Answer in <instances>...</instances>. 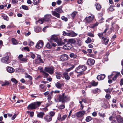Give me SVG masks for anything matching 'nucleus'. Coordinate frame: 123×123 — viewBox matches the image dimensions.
Listing matches in <instances>:
<instances>
[{
	"label": "nucleus",
	"instance_id": "nucleus-1",
	"mask_svg": "<svg viewBox=\"0 0 123 123\" xmlns=\"http://www.w3.org/2000/svg\"><path fill=\"white\" fill-rule=\"evenodd\" d=\"M55 99H56L59 100V102L62 103L66 102L70 100V97L67 95H65V92L60 94L59 96L57 95L56 97L54 98Z\"/></svg>",
	"mask_w": 123,
	"mask_h": 123
},
{
	"label": "nucleus",
	"instance_id": "nucleus-2",
	"mask_svg": "<svg viewBox=\"0 0 123 123\" xmlns=\"http://www.w3.org/2000/svg\"><path fill=\"white\" fill-rule=\"evenodd\" d=\"M86 68L87 67L86 66L80 65L76 68L75 71L77 73L80 74L79 75H82L83 74V72L85 71Z\"/></svg>",
	"mask_w": 123,
	"mask_h": 123
},
{
	"label": "nucleus",
	"instance_id": "nucleus-3",
	"mask_svg": "<svg viewBox=\"0 0 123 123\" xmlns=\"http://www.w3.org/2000/svg\"><path fill=\"white\" fill-rule=\"evenodd\" d=\"M41 104V102H34L29 105L27 107V108L29 110L35 109L39 107Z\"/></svg>",
	"mask_w": 123,
	"mask_h": 123
},
{
	"label": "nucleus",
	"instance_id": "nucleus-4",
	"mask_svg": "<svg viewBox=\"0 0 123 123\" xmlns=\"http://www.w3.org/2000/svg\"><path fill=\"white\" fill-rule=\"evenodd\" d=\"M44 70L50 74H53L54 72V68L53 67H45Z\"/></svg>",
	"mask_w": 123,
	"mask_h": 123
},
{
	"label": "nucleus",
	"instance_id": "nucleus-5",
	"mask_svg": "<svg viewBox=\"0 0 123 123\" xmlns=\"http://www.w3.org/2000/svg\"><path fill=\"white\" fill-rule=\"evenodd\" d=\"M41 56L38 55L37 56V58L35 61V63L36 64H39L40 63H43V60L41 58Z\"/></svg>",
	"mask_w": 123,
	"mask_h": 123
},
{
	"label": "nucleus",
	"instance_id": "nucleus-6",
	"mask_svg": "<svg viewBox=\"0 0 123 123\" xmlns=\"http://www.w3.org/2000/svg\"><path fill=\"white\" fill-rule=\"evenodd\" d=\"M43 45V41L42 40H40L37 43L36 47L37 49H40L42 47Z\"/></svg>",
	"mask_w": 123,
	"mask_h": 123
},
{
	"label": "nucleus",
	"instance_id": "nucleus-7",
	"mask_svg": "<svg viewBox=\"0 0 123 123\" xmlns=\"http://www.w3.org/2000/svg\"><path fill=\"white\" fill-rule=\"evenodd\" d=\"M9 56H6L2 58L1 59V62L3 63H5L7 64H8L10 63V61L9 60Z\"/></svg>",
	"mask_w": 123,
	"mask_h": 123
},
{
	"label": "nucleus",
	"instance_id": "nucleus-8",
	"mask_svg": "<svg viewBox=\"0 0 123 123\" xmlns=\"http://www.w3.org/2000/svg\"><path fill=\"white\" fill-rule=\"evenodd\" d=\"M59 39L56 35H54L52 36L50 39V42H57Z\"/></svg>",
	"mask_w": 123,
	"mask_h": 123
},
{
	"label": "nucleus",
	"instance_id": "nucleus-9",
	"mask_svg": "<svg viewBox=\"0 0 123 123\" xmlns=\"http://www.w3.org/2000/svg\"><path fill=\"white\" fill-rule=\"evenodd\" d=\"M86 112L85 111H82L76 113V115L78 117H82Z\"/></svg>",
	"mask_w": 123,
	"mask_h": 123
},
{
	"label": "nucleus",
	"instance_id": "nucleus-10",
	"mask_svg": "<svg viewBox=\"0 0 123 123\" xmlns=\"http://www.w3.org/2000/svg\"><path fill=\"white\" fill-rule=\"evenodd\" d=\"M93 18V17H91L89 16L88 18H86L84 20V21L86 23H89L92 21Z\"/></svg>",
	"mask_w": 123,
	"mask_h": 123
},
{
	"label": "nucleus",
	"instance_id": "nucleus-11",
	"mask_svg": "<svg viewBox=\"0 0 123 123\" xmlns=\"http://www.w3.org/2000/svg\"><path fill=\"white\" fill-rule=\"evenodd\" d=\"M95 60L91 58L89 59L87 62V64L89 66L93 65L95 63Z\"/></svg>",
	"mask_w": 123,
	"mask_h": 123
},
{
	"label": "nucleus",
	"instance_id": "nucleus-12",
	"mask_svg": "<svg viewBox=\"0 0 123 123\" xmlns=\"http://www.w3.org/2000/svg\"><path fill=\"white\" fill-rule=\"evenodd\" d=\"M116 119L118 123H123V118L120 115L117 116Z\"/></svg>",
	"mask_w": 123,
	"mask_h": 123
},
{
	"label": "nucleus",
	"instance_id": "nucleus-13",
	"mask_svg": "<svg viewBox=\"0 0 123 123\" xmlns=\"http://www.w3.org/2000/svg\"><path fill=\"white\" fill-rule=\"evenodd\" d=\"M102 40V43L105 44V45H107L109 42V39L108 37H104L103 38Z\"/></svg>",
	"mask_w": 123,
	"mask_h": 123
},
{
	"label": "nucleus",
	"instance_id": "nucleus-14",
	"mask_svg": "<svg viewBox=\"0 0 123 123\" xmlns=\"http://www.w3.org/2000/svg\"><path fill=\"white\" fill-rule=\"evenodd\" d=\"M105 77V74H101L98 75L97 77V79L98 80H103Z\"/></svg>",
	"mask_w": 123,
	"mask_h": 123
},
{
	"label": "nucleus",
	"instance_id": "nucleus-15",
	"mask_svg": "<svg viewBox=\"0 0 123 123\" xmlns=\"http://www.w3.org/2000/svg\"><path fill=\"white\" fill-rule=\"evenodd\" d=\"M45 120L47 122H49L51 121L52 119V117L49 115H46L44 117Z\"/></svg>",
	"mask_w": 123,
	"mask_h": 123
},
{
	"label": "nucleus",
	"instance_id": "nucleus-16",
	"mask_svg": "<svg viewBox=\"0 0 123 123\" xmlns=\"http://www.w3.org/2000/svg\"><path fill=\"white\" fill-rule=\"evenodd\" d=\"M52 15L55 17L58 18H60V14L55 11H52Z\"/></svg>",
	"mask_w": 123,
	"mask_h": 123
},
{
	"label": "nucleus",
	"instance_id": "nucleus-17",
	"mask_svg": "<svg viewBox=\"0 0 123 123\" xmlns=\"http://www.w3.org/2000/svg\"><path fill=\"white\" fill-rule=\"evenodd\" d=\"M68 59L67 55L66 54H63L61 55V60L63 61Z\"/></svg>",
	"mask_w": 123,
	"mask_h": 123
},
{
	"label": "nucleus",
	"instance_id": "nucleus-18",
	"mask_svg": "<svg viewBox=\"0 0 123 123\" xmlns=\"http://www.w3.org/2000/svg\"><path fill=\"white\" fill-rule=\"evenodd\" d=\"M62 6H60L58 8H55V11L58 13H61L63 12L62 9Z\"/></svg>",
	"mask_w": 123,
	"mask_h": 123
},
{
	"label": "nucleus",
	"instance_id": "nucleus-19",
	"mask_svg": "<svg viewBox=\"0 0 123 123\" xmlns=\"http://www.w3.org/2000/svg\"><path fill=\"white\" fill-rule=\"evenodd\" d=\"M72 47L71 44L70 43H67L64 47V48L69 49Z\"/></svg>",
	"mask_w": 123,
	"mask_h": 123
},
{
	"label": "nucleus",
	"instance_id": "nucleus-20",
	"mask_svg": "<svg viewBox=\"0 0 123 123\" xmlns=\"http://www.w3.org/2000/svg\"><path fill=\"white\" fill-rule=\"evenodd\" d=\"M7 68V71L9 73H12L14 71V69L11 67H8Z\"/></svg>",
	"mask_w": 123,
	"mask_h": 123
},
{
	"label": "nucleus",
	"instance_id": "nucleus-21",
	"mask_svg": "<svg viewBox=\"0 0 123 123\" xmlns=\"http://www.w3.org/2000/svg\"><path fill=\"white\" fill-rule=\"evenodd\" d=\"M54 96H55V95L53 93V91H52L49 93L48 96V98L49 100L50 99H52Z\"/></svg>",
	"mask_w": 123,
	"mask_h": 123
},
{
	"label": "nucleus",
	"instance_id": "nucleus-22",
	"mask_svg": "<svg viewBox=\"0 0 123 123\" xmlns=\"http://www.w3.org/2000/svg\"><path fill=\"white\" fill-rule=\"evenodd\" d=\"M70 57L71 58H73L74 59L77 58L78 56L77 55L75 54L74 53H71L69 55Z\"/></svg>",
	"mask_w": 123,
	"mask_h": 123
},
{
	"label": "nucleus",
	"instance_id": "nucleus-23",
	"mask_svg": "<svg viewBox=\"0 0 123 123\" xmlns=\"http://www.w3.org/2000/svg\"><path fill=\"white\" fill-rule=\"evenodd\" d=\"M56 43L58 46H62L64 44V43L62 42L61 39H59Z\"/></svg>",
	"mask_w": 123,
	"mask_h": 123
},
{
	"label": "nucleus",
	"instance_id": "nucleus-24",
	"mask_svg": "<svg viewBox=\"0 0 123 123\" xmlns=\"http://www.w3.org/2000/svg\"><path fill=\"white\" fill-rule=\"evenodd\" d=\"M95 6L96 7V9L98 11H100L101 10V7L99 4L97 3L95 4Z\"/></svg>",
	"mask_w": 123,
	"mask_h": 123
},
{
	"label": "nucleus",
	"instance_id": "nucleus-25",
	"mask_svg": "<svg viewBox=\"0 0 123 123\" xmlns=\"http://www.w3.org/2000/svg\"><path fill=\"white\" fill-rule=\"evenodd\" d=\"M37 115L38 117L42 118L44 115V113L43 112H41L37 113Z\"/></svg>",
	"mask_w": 123,
	"mask_h": 123
},
{
	"label": "nucleus",
	"instance_id": "nucleus-26",
	"mask_svg": "<svg viewBox=\"0 0 123 123\" xmlns=\"http://www.w3.org/2000/svg\"><path fill=\"white\" fill-rule=\"evenodd\" d=\"M51 16L50 15H46L45 16L44 18H43L45 21H48L51 18Z\"/></svg>",
	"mask_w": 123,
	"mask_h": 123
},
{
	"label": "nucleus",
	"instance_id": "nucleus-27",
	"mask_svg": "<svg viewBox=\"0 0 123 123\" xmlns=\"http://www.w3.org/2000/svg\"><path fill=\"white\" fill-rule=\"evenodd\" d=\"M41 72L43 73V75L44 78H47L49 75V74L46 73L44 71L42 70Z\"/></svg>",
	"mask_w": 123,
	"mask_h": 123
},
{
	"label": "nucleus",
	"instance_id": "nucleus-28",
	"mask_svg": "<svg viewBox=\"0 0 123 123\" xmlns=\"http://www.w3.org/2000/svg\"><path fill=\"white\" fill-rule=\"evenodd\" d=\"M11 40L13 44L14 45H17L18 43L17 41L14 38H12Z\"/></svg>",
	"mask_w": 123,
	"mask_h": 123
},
{
	"label": "nucleus",
	"instance_id": "nucleus-29",
	"mask_svg": "<svg viewBox=\"0 0 123 123\" xmlns=\"http://www.w3.org/2000/svg\"><path fill=\"white\" fill-rule=\"evenodd\" d=\"M110 120L111 121V123H117L116 120L112 117L111 116L109 118Z\"/></svg>",
	"mask_w": 123,
	"mask_h": 123
},
{
	"label": "nucleus",
	"instance_id": "nucleus-30",
	"mask_svg": "<svg viewBox=\"0 0 123 123\" xmlns=\"http://www.w3.org/2000/svg\"><path fill=\"white\" fill-rule=\"evenodd\" d=\"M55 85L57 88L59 89H60L62 85V84H61L58 82L55 83Z\"/></svg>",
	"mask_w": 123,
	"mask_h": 123
},
{
	"label": "nucleus",
	"instance_id": "nucleus-31",
	"mask_svg": "<svg viewBox=\"0 0 123 123\" xmlns=\"http://www.w3.org/2000/svg\"><path fill=\"white\" fill-rule=\"evenodd\" d=\"M1 16L3 17L4 19L7 21L9 20V18L5 14H3Z\"/></svg>",
	"mask_w": 123,
	"mask_h": 123
},
{
	"label": "nucleus",
	"instance_id": "nucleus-32",
	"mask_svg": "<svg viewBox=\"0 0 123 123\" xmlns=\"http://www.w3.org/2000/svg\"><path fill=\"white\" fill-rule=\"evenodd\" d=\"M68 74L67 73H65L63 74V75L66 80H68L70 79V77L67 75Z\"/></svg>",
	"mask_w": 123,
	"mask_h": 123
},
{
	"label": "nucleus",
	"instance_id": "nucleus-33",
	"mask_svg": "<svg viewBox=\"0 0 123 123\" xmlns=\"http://www.w3.org/2000/svg\"><path fill=\"white\" fill-rule=\"evenodd\" d=\"M78 35L77 33H75L73 31H70V37H74Z\"/></svg>",
	"mask_w": 123,
	"mask_h": 123
},
{
	"label": "nucleus",
	"instance_id": "nucleus-34",
	"mask_svg": "<svg viewBox=\"0 0 123 123\" xmlns=\"http://www.w3.org/2000/svg\"><path fill=\"white\" fill-rule=\"evenodd\" d=\"M41 28L40 27L37 26L35 29L34 31L36 32H39L41 31Z\"/></svg>",
	"mask_w": 123,
	"mask_h": 123
},
{
	"label": "nucleus",
	"instance_id": "nucleus-35",
	"mask_svg": "<svg viewBox=\"0 0 123 123\" xmlns=\"http://www.w3.org/2000/svg\"><path fill=\"white\" fill-rule=\"evenodd\" d=\"M67 40V42L71 43H74L75 42V40L74 39H68Z\"/></svg>",
	"mask_w": 123,
	"mask_h": 123
},
{
	"label": "nucleus",
	"instance_id": "nucleus-36",
	"mask_svg": "<svg viewBox=\"0 0 123 123\" xmlns=\"http://www.w3.org/2000/svg\"><path fill=\"white\" fill-rule=\"evenodd\" d=\"M76 42L79 45H80L82 43V41L79 38H76L75 40Z\"/></svg>",
	"mask_w": 123,
	"mask_h": 123
},
{
	"label": "nucleus",
	"instance_id": "nucleus-37",
	"mask_svg": "<svg viewBox=\"0 0 123 123\" xmlns=\"http://www.w3.org/2000/svg\"><path fill=\"white\" fill-rule=\"evenodd\" d=\"M55 74H56V77L57 79H60L61 77V75L59 73L55 72Z\"/></svg>",
	"mask_w": 123,
	"mask_h": 123
},
{
	"label": "nucleus",
	"instance_id": "nucleus-38",
	"mask_svg": "<svg viewBox=\"0 0 123 123\" xmlns=\"http://www.w3.org/2000/svg\"><path fill=\"white\" fill-rule=\"evenodd\" d=\"M40 3L39 0H33L32 3L34 5H37Z\"/></svg>",
	"mask_w": 123,
	"mask_h": 123
},
{
	"label": "nucleus",
	"instance_id": "nucleus-39",
	"mask_svg": "<svg viewBox=\"0 0 123 123\" xmlns=\"http://www.w3.org/2000/svg\"><path fill=\"white\" fill-rule=\"evenodd\" d=\"M77 13V12L76 11L74 12L71 15V17H72L73 19H74Z\"/></svg>",
	"mask_w": 123,
	"mask_h": 123
},
{
	"label": "nucleus",
	"instance_id": "nucleus-40",
	"mask_svg": "<svg viewBox=\"0 0 123 123\" xmlns=\"http://www.w3.org/2000/svg\"><path fill=\"white\" fill-rule=\"evenodd\" d=\"M93 93H98L100 92V89L98 88H96L93 90Z\"/></svg>",
	"mask_w": 123,
	"mask_h": 123
},
{
	"label": "nucleus",
	"instance_id": "nucleus-41",
	"mask_svg": "<svg viewBox=\"0 0 123 123\" xmlns=\"http://www.w3.org/2000/svg\"><path fill=\"white\" fill-rule=\"evenodd\" d=\"M91 84L93 86H96L98 85V82H96L92 80L91 82Z\"/></svg>",
	"mask_w": 123,
	"mask_h": 123
},
{
	"label": "nucleus",
	"instance_id": "nucleus-42",
	"mask_svg": "<svg viewBox=\"0 0 123 123\" xmlns=\"http://www.w3.org/2000/svg\"><path fill=\"white\" fill-rule=\"evenodd\" d=\"M63 35L64 36H68L70 37V32H66L65 31L63 32Z\"/></svg>",
	"mask_w": 123,
	"mask_h": 123
},
{
	"label": "nucleus",
	"instance_id": "nucleus-43",
	"mask_svg": "<svg viewBox=\"0 0 123 123\" xmlns=\"http://www.w3.org/2000/svg\"><path fill=\"white\" fill-rule=\"evenodd\" d=\"M109 54L108 53H107L105 55V56L104 57V60L105 61H107L108 60V56L109 55Z\"/></svg>",
	"mask_w": 123,
	"mask_h": 123
},
{
	"label": "nucleus",
	"instance_id": "nucleus-44",
	"mask_svg": "<svg viewBox=\"0 0 123 123\" xmlns=\"http://www.w3.org/2000/svg\"><path fill=\"white\" fill-rule=\"evenodd\" d=\"M119 74V73H117L114 76V77L112 78V80H115L118 77Z\"/></svg>",
	"mask_w": 123,
	"mask_h": 123
},
{
	"label": "nucleus",
	"instance_id": "nucleus-45",
	"mask_svg": "<svg viewBox=\"0 0 123 123\" xmlns=\"http://www.w3.org/2000/svg\"><path fill=\"white\" fill-rule=\"evenodd\" d=\"M91 41V39L90 37H88L86 41L85 42L86 43H90Z\"/></svg>",
	"mask_w": 123,
	"mask_h": 123
},
{
	"label": "nucleus",
	"instance_id": "nucleus-46",
	"mask_svg": "<svg viewBox=\"0 0 123 123\" xmlns=\"http://www.w3.org/2000/svg\"><path fill=\"white\" fill-rule=\"evenodd\" d=\"M92 117L90 116H88L86 117V121L87 122H89L91 120Z\"/></svg>",
	"mask_w": 123,
	"mask_h": 123
},
{
	"label": "nucleus",
	"instance_id": "nucleus-47",
	"mask_svg": "<svg viewBox=\"0 0 123 123\" xmlns=\"http://www.w3.org/2000/svg\"><path fill=\"white\" fill-rule=\"evenodd\" d=\"M11 81L15 84H16L18 83V81L15 78H12L11 79Z\"/></svg>",
	"mask_w": 123,
	"mask_h": 123
},
{
	"label": "nucleus",
	"instance_id": "nucleus-48",
	"mask_svg": "<svg viewBox=\"0 0 123 123\" xmlns=\"http://www.w3.org/2000/svg\"><path fill=\"white\" fill-rule=\"evenodd\" d=\"M103 33H98V35L99 38L102 37V39H103L104 37L102 36L103 35Z\"/></svg>",
	"mask_w": 123,
	"mask_h": 123
},
{
	"label": "nucleus",
	"instance_id": "nucleus-49",
	"mask_svg": "<svg viewBox=\"0 0 123 123\" xmlns=\"http://www.w3.org/2000/svg\"><path fill=\"white\" fill-rule=\"evenodd\" d=\"M9 84V83L8 81H6L3 82L1 84V85L2 86H5L8 85Z\"/></svg>",
	"mask_w": 123,
	"mask_h": 123
},
{
	"label": "nucleus",
	"instance_id": "nucleus-50",
	"mask_svg": "<svg viewBox=\"0 0 123 123\" xmlns=\"http://www.w3.org/2000/svg\"><path fill=\"white\" fill-rule=\"evenodd\" d=\"M44 21V19L43 18L41 19L38 20V22L40 24H42Z\"/></svg>",
	"mask_w": 123,
	"mask_h": 123
},
{
	"label": "nucleus",
	"instance_id": "nucleus-51",
	"mask_svg": "<svg viewBox=\"0 0 123 123\" xmlns=\"http://www.w3.org/2000/svg\"><path fill=\"white\" fill-rule=\"evenodd\" d=\"M46 46L47 48L49 49H50L52 47V45H51L50 43H48L46 45Z\"/></svg>",
	"mask_w": 123,
	"mask_h": 123
},
{
	"label": "nucleus",
	"instance_id": "nucleus-52",
	"mask_svg": "<svg viewBox=\"0 0 123 123\" xmlns=\"http://www.w3.org/2000/svg\"><path fill=\"white\" fill-rule=\"evenodd\" d=\"M67 117V115L66 114H65L63 115L61 119V121H64L65 119Z\"/></svg>",
	"mask_w": 123,
	"mask_h": 123
},
{
	"label": "nucleus",
	"instance_id": "nucleus-53",
	"mask_svg": "<svg viewBox=\"0 0 123 123\" xmlns=\"http://www.w3.org/2000/svg\"><path fill=\"white\" fill-rule=\"evenodd\" d=\"M22 8L24 9L27 10L28 9V7L25 5H22Z\"/></svg>",
	"mask_w": 123,
	"mask_h": 123
},
{
	"label": "nucleus",
	"instance_id": "nucleus-54",
	"mask_svg": "<svg viewBox=\"0 0 123 123\" xmlns=\"http://www.w3.org/2000/svg\"><path fill=\"white\" fill-rule=\"evenodd\" d=\"M61 18L62 20H64L65 21H67L68 20L67 18L66 17H65L64 16H62Z\"/></svg>",
	"mask_w": 123,
	"mask_h": 123
},
{
	"label": "nucleus",
	"instance_id": "nucleus-55",
	"mask_svg": "<svg viewBox=\"0 0 123 123\" xmlns=\"http://www.w3.org/2000/svg\"><path fill=\"white\" fill-rule=\"evenodd\" d=\"M27 59L26 58H22L20 60L24 62H27Z\"/></svg>",
	"mask_w": 123,
	"mask_h": 123
},
{
	"label": "nucleus",
	"instance_id": "nucleus-56",
	"mask_svg": "<svg viewBox=\"0 0 123 123\" xmlns=\"http://www.w3.org/2000/svg\"><path fill=\"white\" fill-rule=\"evenodd\" d=\"M30 55L31 57L33 59H34L35 57V56L34 54L32 53H30Z\"/></svg>",
	"mask_w": 123,
	"mask_h": 123
},
{
	"label": "nucleus",
	"instance_id": "nucleus-57",
	"mask_svg": "<svg viewBox=\"0 0 123 123\" xmlns=\"http://www.w3.org/2000/svg\"><path fill=\"white\" fill-rule=\"evenodd\" d=\"M87 35L88 36L92 37H94V35L93 34L91 33V32H89L88 33Z\"/></svg>",
	"mask_w": 123,
	"mask_h": 123
},
{
	"label": "nucleus",
	"instance_id": "nucleus-58",
	"mask_svg": "<svg viewBox=\"0 0 123 123\" xmlns=\"http://www.w3.org/2000/svg\"><path fill=\"white\" fill-rule=\"evenodd\" d=\"M105 90L106 93H110L111 92V90H110L109 88L107 89H105Z\"/></svg>",
	"mask_w": 123,
	"mask_h": 123
},
{
	"label": "nucleus",
	"instance_id": "nucleus-59",
	"mask_svg": "<svg viewBox=\"0 0 123 123\" xmlns=\"http://www.w3.org/2000/svg\"><path fill=\"white\" fill-rule=\"evenodd\" d=\"M62 117L61 114L59 113V114L57 118V120L59 121H61Z\"/></svg>",
	"mask_w": 123,
	"mask_h": 123
},
{
	"label": "nucleus",
	"instance_id": "nucleus-60",
	"mask_svg": "<svg viewBox=\"0 0 123 123\" xmlns=\"http://www.w3.org/2000/svg\"><path fill=\"white\" fill-rule=\"evenodd\" d=\"M55 114V113L53 111H51L50 112L49 115L51 117L53 116Z\"/></svg>",
	"mask_w": 123,
	"mask_h": 123
},
{
	"label": "nucleus",
	"instance_id": "nucleus-61",
	"mask_svg": "<svg viewBox=\"0 0 123 123\" xmlns=\"http://www.w3.org/2000/svg\"><path fill=\"white\" fill-rule=\"evenodd\" d=\"M82 101L84 103H88V102L87 98L83 99H82Z\"/></svg>",
	"mask_w": 123,
	"mask_h": 123
},
{
	"label": "nucleus",
	"instance_id": "nucleus-62",
	"mask_svg": "<svg viewBox=\"0 0 123 123\" xmlns=\"http://www.w3.org/2000/svg\"><path fill=\"white\" fill-rule=\"evenodd\" d=\"M60 92V91L59 90H55V91H53V93L55 94V96L54 97V98L55 97H56V93H58Z\"/></svg>",
	"mask_w": 123,
	"mask_h": 123
},
{
	"label": "nucleus",
	"instance_id": "nucleus-63",
	"mask_svg": "<svg viewBox=\"0 0 123 123\" xmlns=\"http://www.w3.org/2000/svg\"><path fill=\"white\" fill-rule=\"evenodd\" d=\"M99 115L102 117H105V115L104 113H102L100 112L98 113Z\"/></svg>",
	"mask_w": 123,
	"mask_h": 123
},
{
	"label": "nucleus",
	"instance_id": "nucleus-64",
	"mask_svg": "<svg viewBox=\"0 0 123 123\" xmlns=\"http://www.w3.org/2000/svg\"><path fill=\"white\" fill-rule=\"evenodd\" d=\"M105 97L106 99H109L111 98V97L110 94H107L105 96Z\"/></svg>",
	"mask_w": 123,
	"mask_h": 123
}]
</instances>
